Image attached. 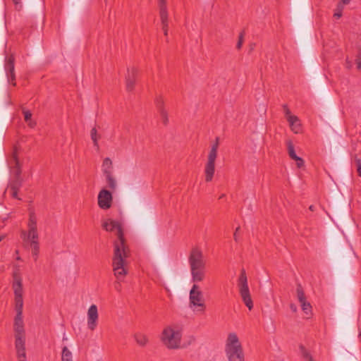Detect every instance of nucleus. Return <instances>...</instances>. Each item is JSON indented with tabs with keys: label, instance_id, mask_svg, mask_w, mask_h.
Wrapping results in <instances>:
<instances>
[{
	"label": "nucleus",
	"instance_id": "nucleus-22",
	"mask_svg": "<svg viewBox=\"0 0 361 361\" xmlns=\"http://www.w3.org/2000/svg\"><path fill=\"white\" fill-rule=\"evenodd\" d=\"M16 314H23V297H15Z\"/></svg>",
	"mask_w": 361,
	"mask_h": 361
},
{
	"label": "nucleus",
	"instance_id": "nucleus-36",
	"mask_svg": "<svg viewBox=\"0 0 361 361\" xmlns=\"http://www.w3.org/2000/svg\"><path fill=\"white\" fill-rule=\"evenodd\" d=\"M13 4L16 6V9H20L21 8V1L20 0H12Z\"/></svg>",
	"mask_w": 361,
	"mask_h": 361
},
{
	"label": "nucleus",
	"instance_id": "nucleus-51",
	"mask_svg": "<svg viewBox=\"0 0 361 361\" xmlns=\"http://www.w3.org/2000/svg\"><path fill=\"white\" fill-rule=\"evenodd\" d=\"M63 340H67V338H66L65 336H63Z\"/></svg>",
	"mask_w": 361,
	"mask_h": 361
},
{
	"label": "nucleus",
	"instance_id": "nucleus-5",
	"mask_svg": "<svg viewBox=\"0 0 361 361\" xmlns=\"http://www.w3.org/2000/svg\"><path fill=\"white\" fill-rule=\"evenodd\" d=\"M20 238L23 240L25 248L39 245V233L37 231V218L33 211H30L29 214L27 230H22L20 231Z\"/></svg>",
	"mask_w": 361,
	"mask_h": 361
},
{
	"label": "nucleus",
	"instance_id": "nucleus-10",
	"mask_svg": "<svg viewBox=\"0 0 361 361\" xmlns=\"http://www.w3.org/2000/svg\"><path fill=\"white\" fill-rule=\"evenodd\" d=\"M9 164L13 169V173L15 176V180H13L10 184L11 190H18L22 185V180L20 179V166L18 159V149L15 147L12 155L9 160Z\"/></svg>",
	"mask_w": 361,
	"mask_h": 361
},
{
	"label": "nucleus",
	"instance_id": "nucleus-38",
	"mask_svg": "<svg viewBox=\"0 0 361 361\" xmlns=\"http://www.w3.org/2000/svg\"><path fill=\"white\" fill-rule=\"evenodd\" d=\"M18 190H11V196H12L13 198L19 199V198L18 197Z\"/></svg>",
	"mask_w": 361,
	"mask_h": 361
},
{
	"label": "nucleus",
	"instance_id": "nucleus-8",
	"mask_svg": "<svg viewBox=\"0 0 361 361\" xmlns=\"http://www.w3.org/2000/svg\"><path fill=\"white\" fill-rule=\"evenodd\" d=\"M190 307L195 312H204L206 309L203 293L197 284H194L190 291Z\"/></svg>",
	"mask_w": 361,
	"mask_h": 361
},
{
	"label": "nucleus",
	"instance_id": "nucleus-20",
	"mask_svg": "<svg viewBox=\"0 0 361 361\" xmlns=\"http://www.w3.org/2000/svg\"><path fill=\"white\" fill-rule=\"evenodd\" d=\"M346 5H348V4L342 3L341 0L338 2L334 12V18L335 20H338L341 17L343 11Z\"/></svg>",
	"mask_w": 361,
	"mask_h": 361
},
{
	"label": "nucleus",
	"instance_id": "nucleus-39",
	"mask_svg": "<svg viewBox=\"0 0 361 361\" xmlns=\"http://www.w3.org/2000/svg\"><path fill=\"white\" fill-rule=\"evenodd\" d=\"M352 62L350 61L348 59H346V62H345V66L348 69H350L352 68Z\"/></svg>",
	"mask_w": 361,
	"mask_h": 361
},
{
	"label": "nucleus",
	"instance_id": "nucleus-52",
	"mask_svg": "<svg viewBox=\"0 0 361 361\" xmlns=\"http://www.w3.org/2000/svg\"><path fill=\"white\" fill-rule=\"evenodd\" d=\"M18 250H16V255H18Z\"/></svg>",
	"mask_w": 361,
	"mask_h": 361
},
{
	"label": "nucleus",
	"instance_id": "nucleus-18",
	"mask_svg": "<svg viewBox=\"0 0 361 361\" xmlns=\"http://www.w3.org/2000/svg\"><path fill=\"white\" fill-rule=\"evenodd\" d=\"M133 338L137 344L140 347H145L149 343L148 336L141 332L135 334Z\"/></svg>",
	"mask_w": 361,
	"mask_h": 361
},
{
	"label": "nucleus",
	"instance_id": "nucleus-1",
	"mask_svg": "<svg viewBox=\"0 0 361 361\" xmlns=\"http://www.w3.org/2000/svg\"><path fill=\"white\" fill-rule=\"evenodd\" d=\"M102 226L106 231L115 232L117 237L114 243L112 267L116 279L122 281L128 274L126 259L128 257L129 249L126 243L121 224L117 221L109 219L104 222Z\"/></svg>",
	"mask_w": 361,
	"mask_h": 361
},
{
	"label": "nucleus",
	"instance_id": "nucleus-3",
	"mask_svg": "<svg viewBox=\"0 0 361 361\" xmlns=\"http://www.w3.org/2000/svg\"><path fill=\"white\" fill-rule=\"evenodd\" d=\"M182 329L176 325L166 326L161 334L160 340L169 350H176L185 348L187 345H182Z\"/></svg>",
	"mask_w": 361,
	"mask_h": 361
},
{
	"label": "nucleus",
	"instance_id": "nucleus-46",
	"mask_svg": "<svg viewBox=\"0 0 361 361\" xmlns=\"http://www.w3.org/2000/svg\"><path fill=\"white\" fill-rule=\"evenodd\" d=\"M309 209L310 211L313 212L314 210V207L313 205H311V206H310Z\"/></svg>",
	"mask_w": 361,
	"mask_h": 361
},
{
	"label": "nucleus",
	"instance_id": "nucleus-50",
	"mask_svg": "<svg viewBox=\"0 0 361 361\" xmlns=\"http://www.w3.org/2000/svg\"><path fill=\"white\" fill-rule=\"evenodd\" d=\"M16 259H17V260H20V257L18 256V257H16Z\"/></svg>",
	"mask_w": 361,
	"mask_h": 361
},
{
	"label": "nucleus",
	"instance_id": "nucleus-29",
	"mask_svg": "<svg viewBox=\"0 0 361 361\" xmlns=\"http://www.w3.org/2000/svg\"><path fill=\"white\" fill-rule=\"evenodd\" d=\"M302 311L306 314H309L312 312V306L309 302L305 301L300 303Z\"/></svg>",
	"mask_w": 361,
	"mask_h": 361
},
{
	"label": "nucleus",
	"instance_id": "nucleus-26",
	"mask_svg": "<svg viewBox=\"0 0 361 361\" xmlns=\"http://www.w3.org/2000/svg\"><path fill=\"white\" fill-rule=\"evenodd\" d=\"M300 348L302 357L305 361H315L312 355L309 353V352L303 346L301 345Z\"/></svg>",
	"mask_w": 361,
	"mask_h": 361
},
{
	"label": "nucleus",
	"instance_id": "nucleus-2",
	"mask_svg": "<svg viewBox=\"0 0 361 361\" xmlns=\"http://www.w3.org/2000/svg\"><path fill=\"white\" fill-rule=\"evenodd\" d=\"M188 264L193 282L202 281L206 275L207 260L202 249L193 247L188 256Z\"/></svg>",
	"mask_w": 361,
	"mask_h": 361
},
{
	"label": "nucleus",
	"instance_id": "nucleus-25",
	"mask_svg": "<svg viewBox=\"0 0 361 361\" xmlns=\"http://www.w3.org/2000/svg\"><path fill=\"white\" fill-rule=\"evenodd\" d=\"M297 298L298 301L301 303L306 301V298L303 289L300 285H298L296 288Z\"/></svg>",
	"mask_w": 361,
	"mask_h": 361
},
{
	"label": "nucleus",
	"instance_id": "nucleus-11",
	"mask_svg": "<svg viewBox=\"0 0 361 361\" xmlns=\"http://www.w3.org/2000/svg\"><path fill=\"white\" fill-rule=\"evenodd\" d=\"M102 171L105 177L107 186L114 191L117 187V181L114 175L113 163L110 158L106 157L103 160Z\"/></svg>",
	"mask_w": 361,
	"mask_h": 361
},
{
	"label": "nucleus",
	"instance_id": "nucleus-24",
	"mask_svg": "<svg viewBox=\"0 0 361 361\" xmlns=\"http://www.w3.org/2000/svg\"><path fill=\"white\" fill-rule=\"evenodd\" d=\"M287 147H288V153L289 157L292 159L295 160L298 157V156H297V154L295 152L294 146H293V143L291 142V141H288L287 142Z\"/></svg>",
	"mask_w": 361,
	"mask_h": 361
},
{
	"label": "nucleus",
	"instance_id": "nucleus-45",
	"mask_svg": "<svg viewBox=\"0 0 361 361\" xmlns=\"http://www.w3.org/2000/svg\"><path fill=\"white\" fill-rule=\"evenodd\" d=\"M342 3L349 4L351 0H341Z\"/></svg>",
	"mask_w": 361,
	"mask_h": 361
},
{
	"label": "nucleus",
	"instance_id": "nucleus-49",
	"mask_svg": "<svg viewBox=\"0 0 361 361\" xmlns=\"http://www.w3.org/2000/svg\"><path fill=\"white\" fill-rule=\"evenodd\" d=\"M358 338L361 341V331L359 333Z\"/></svg>",
	"mask_w": 361,
	"mask_h": 361
},
{
	"label": "nucleus",
	"instance_id": "nucleus-42",
	"mask_svg": "<svg viewBox=\"0 0 361 361\" xmlns=\"http://www.w3.org/2000/svg\"><path fill=\"white\" fill-rule=\"evenodd\" d=\"M357 61H361V51H360L359 53L357 54V56H356V59H355V62Z\"/></svg>",
	"mask_w": 361,
	"mask_h": 361
},
{
	"label": "nucleus",
	"instance_id": "nucleus-6",
	"mask_svg": "<svg viewBox=\"0 0 361 361\" xmlns=\"http://www.w3.org/2000/svg\"><path fill=\"white\" fill-rule=\"evenodd\" d=\"M225 352L229 361H244L243 348L235 333H230L228 335Z\"/></svg>",
	"mask_w": 361,
	"mask_h": 361
},
{
	"label": "nucleus",
	"instance_id": "nucleus-35",
	"mask_svg": "<svg viewBox=\"0 0 361 361\" xmlns=\"http://www.w3.org/2000/svg\"><path fill=\"white\" fill-rule=\"evenodd\" d=\"M357 166V173L358 176L361 177V160L360 159H356Z\"/></svg>",
	"mask_w": 361,
	"mask_h": 361
},
{
	"label": "nucleus",
	"instance_id": "nucleus-17",
	"mask_svg": "<svg viewBox=\"0 0 361 361\" xmlns=\"http://www.w3.org/2000/svg\"><path fill=\"white\" fill-rule=\"evenodd\" d=\"M291 130L294 133H298L301 130V123L298 117L296 116H290L289 119L287 120Z\"/></svg>",
	"mask_w": 361,
	"mask_h": 361
},
{
	"label": "nucleus",
	"instance_id": "nucleus-4",
	"mask_svg": "<svg viewBox=\"0 0 361 361\" xmlns=\"http://www.w3.org/2000/svg\"><path fill=\"white\" fill-rule=\"evenodd\" d=\"M15 348L18 361H26L25 334L23 314H16L14 319Z\"/></svg>",
	"mask_w": 361,
	"mask_h": 361
},
{
	"label": "nucleus",
	"instance_id": "nucleus-21",
	"mask_svg": "<svg viewBox=\"0 0 361 361\" xmlns=\"http://www.w3.org/2000/svg\"><path fill=\"white\" fill-rule=\"evenodd\" d=\"M23 113L25 121L27 123V126L32 128H35L36 122L32 120V113L29 110H26L25 109H23Z\"/></svg>",
	"mask_w": 361,
	"mask_h": 361
},
{
	"label": "nucleus",
	"instance_id": "nucleus-34",
	"mask_svg": "<svg viewBox=\"0 0 361 361\" xmlns=\"http://www.w3.org/2000/svg\"><path fill=\"white\" fill-rule=\"evenodd\" d=\"M298 168H302L304 166V160L298 157L295 160Z\"/></svg>",
	"mask_w": 361,
	"mask_h": 361
},
{
	"label": "nucleus",
	"instance_id": "nucleus-41",
	"mask_svg": "<svg viewBox=\"0 0 361 361\" xmlns=\"http://www.w3.org/2000/svg\"><path fill=\"white\" fill-rule=\"evenodd\" d=\"M195 341V338L193 336H190L188 345H190V344L194 343Z\"/></svg>",
	"mask_w": 361,
	"mask_h": 361
},
{
	"label": "nucleus",
	"instance_id": "nucleus-44",
	"mask_svg": "<svg viewBox=\"0 0 361 361\" xmlns=\"http://www.w3.org/2000/svg\"><path fill=\"white\" fill-rule=\"evenodd\" d=\"M238 230H239V227H238V228H236L235 232V233H234V240H235V241H237V240H238V239H237V231H238Z\"/></svg>",
	"mask_w": 361,
	"mask_h": 361
},
{
	"label": "nucleus",
	"instance_id": "nucleus-15",
	"mask_svg": "<svg viewBox=\"0 0 361 361\" xmlns=\"http://www.w3.org/2000/svg\"><path fill=\"white\" fill-rule=\"evenodd\" d=\"M13 285L15 297H23V284L22 278L18 271H15L13 274Z\"/></svg>",
	"mask_w": 361,
	"mask_h": 361
},
{
	"label": "nucleus",
	"instance_id": "nucleus-23",
	"mask_svg": "<svg viewBox=\"0 0 361 361\" xmlns=\"http://www.w3.org/2000/svg\"><path fill=\"white\" fill-rule=\"evenodd\" d=\"M62 361H73L72 353L68 350L67 346H64L61 353Z\"/></svg>",
	"mask_w": 361,
	"mask_h": 361
},
{
	"label": "nucleus",
	"instance_id": "nucleus-27",
	"mask_svg": "<svg viewBox=\"0 0 361 361\" xmlns=\"http://www.w3.org/2000/svg\"><path fill=\"white\" fill-rule=\"evenodd\" d=\"M155 104L158 111L164 108V99L161 95H158L155 98Z\"/></svg>",
	"mask_w": 361,
	"mask_h": 361
},
{
	"label": "nucleus",
	"instance_id": "nucleus-7",
	"mask_svg": "<svg viewBox=\"0 0 361 361\" xmlns=\"http://www.w3.org/2000/svg\"><path fill=\"white\" fill-rule=\"evenodd\" d=\"M218 148L219 137H216L215 142L211 147V149L207 156V161L204 167L206 182H211L213 179L215 172V161L217 157Z\"/></svg>",
	"mask_w": 361,
	"mask_h": 361
},
{
	"label": "nucleus",
	"instance_id": "nucleus-48",
	"mask_svg": "<svg viewBox=\"0 0 361 361\" xmlns=\"http://www.w3.org/2000/svg\"><path fill=\"white\" fill-rule=\"evenodd\" d=\"M5 235H0V242L4 238Z\"/></svg>",
	"mask_w": 361,
	"mask_h": 361
},
{
	"label": "nucleus",
	"instance_id": "nucleus-28",
	"mask_svg": "<svg viewBox=\"0 0 361 361\" xmlns=\"http://www.w3.org/2000/svg\"><path fill=\"white\" fill-rule=\"evenodd\" d=\"M158 111H159V113L160 114L162 123L164 125H167L168 123H169V117H168V112H167V111L165 109H161V110H159Z\"/></svg>",
	"mask_w": 361,
	"mask_h": 361
},
{
	"label": "nucleus",
	"instance_id": "nucleus-16",
	"mask_svg": "<svg viewBox=\"0 0 361 361\" xmlns=\"http://www.w3.org/2000/svg\"><path fill=\"white\" fill-rule=\"evenodd\" d=\"M136 75L137 70L135 68L133 67L128 69V73L126 75V90L128 92L132 91L134 89Z\"/></svg>",
	"mask_w": 361,
	"mask_h": 361
},
{
	"label": "nucleus",
	"instance_id": "nucleus-31",
	"mask_svg": "<svg viewBox=\"0 0 361 361\" xmlns=\"http://www.w3.org/2000/svg\"><path fill=\"white\" fill-rule=\"evenodd\" d=\"M27 249H31V250H32V257L34 258V260L37 261V259L38 258L39 253V245H35V246H32V247H30Z\"/></svg>",
	"mask_w": 361,
	"mask_h": 361
},
{
	"label": "nucleus",
	"instance_id": "nucleus-19",
	"mask_svg": "<svg viewBox=\"0 0 361 361\" xmlns=\"http://www.w3.org/2000/svg\"><path fill=\"white\" fill-rule=\"evenodd\" d=\"M159 7L161 23H166V21L167 20L166 0H159Z\"/></svg>",
	"mask_w": 361,
	"mask_h": 361
},
{
	"label": "nucleus",
	"instance_id": "nucleus-13",
	"mask_svg": "<svg viewBox=\"0 0 361 361\" xmlns=\"http://www.w3.org/2000/svg\"><path fill=\"white\" fill-rule=\"evenodd\" d=\"M113 197L111 192L102 189L98 194V205L102 209H108L111 207Z\"/></svg>",
	"mask_w": 361,
	"mask_h": 361
},
{
	"label": "nucleus",
	"instance_id": "nucleus-47",
	"mask_svg": "<svg viewBox=\"0 0 361 361\" xmlns=\"http://www.w3.org/2000/svg\"><path fill=\"white\" fill-rule=\"evenodd\" d=\"M120 286H121L120 285H118V286H115V288H116V289L117 290H118V291H119V290H120Z\"/></svg>",
	"mask_w": 361,
	"mask_h": 361
},
{
	"label": "nucleus",
	"instance_id": "nucleus-33",
	"mask_svg": "<svg viewBox=\"0 0 361 361\" xmlns=\"http://www.w3.org/2000/svg\"><path fill=\"white\" fill-rule=\"evenodd\" d=\"M282 107H283V112L285 114V116H286L287 120L289 119L290 116H294V115L291 114V112H290V109H288L287 104H283L282 106Z\"/></svg>",
	"mask_w": 361,
	"mask_h": 361
},
{
	"label": "nucleus",
	"instance_id": "nucleus-37",
	"mask_svg": "<svg viewBox=\"0 0 361 361\" xmlns=\"http://www.w3.org/2000/svg\"><path fill=\"white\" fill-rule=\"evenodd\" d=\"M162 30L164 32V34L165 35H168V30H169V27H168V25L167 24H164L163 26H162Z\"/></svg>",
	"mask_w": 361,
	"mask_h": 361
},
{
	"label": "nucleus",
	"instance_id": "nucleus-43",
	"mask_svg": "<svg viewBox=\"0 0 361 361\" xmlns=\"http://www.w3.org/2000/svg\"><path fill=\"white\" fill-rule=\"evenodd\" d=\"M355 63H357V68L361 70V61H357Z\"/></svg>",
	"mask_w": 361,
	"mask_h": 361
},
{
	"label": "nucleus",
	"instance_id": "nucleus-40",
	"mask_svg": "<svg viewBox=\"0 0 361 361\" xmlns=\"http://www.w3.org/2000/svg\"><path fill=\"white\" fill-rule=\"evenodd\" d=\"M290 309L291 310L292 312H297V306L296 305L292 303L290 305Z\"/></svg>",
	"mask_w": 361,
	"mask_h": 361
},
{
	"label": "nucleus",
	"instance_id": "nucleus-30",
	"mask_svg": "<svg viewBox=\"0 0 361 361\" xmlns=\"http://www.w3.org/2000/svg\"><path fill=\"white\" fill-rule=\"evenodd\" d=\"M91 139L94 142V145L98 147V140L99 136L97 135V131L95 128H93L90 132Z\"/></svg>",
	"mask_w": 361,
	"mask_h": 361
},
{
	"label": "nucleus",
	"instance_id": "nucleus-32",
	"mask_svg": "<svg viewBox=\"0 0 361 361\" xmlns=\"http://www.w3.org/2000/svg\"><path fill=\"white\" fill-rule=\"evenodd\" d=\"M245 32L244 30L241 31L238 36V41L236 44L237 49H240L242 48L243 42H244V37H245Z\"/></svg>",
	"mask_w": 361,
	"mask_h": 361
},
{
	"label": "nucleus",
	"instance_id": "nucleus-14",
	"mask_svg": "<svg viewBox=\"0 0 361 361\" xmlns=\"http://www.w3.org/2000/svg\"><path fill=\"white\" fill-rule=\"evenodd\" d=\"M99 314L97 307L92 305L87 310V327L90 330L94 331L98 324Z\"/></svg>",
	"mask_w": 361,
	"mask_h": 361
},
{
	"label": "nucleus",
	"instance_id": "nucleus-12",
	"mask_svg": "<svg viewBox=\"0 0 361 361\" xmlns=\"http://www.w3.org/2000/svg\"><path fill=\"white\" fill-rule=\"evenodd\" d=\"M14 61L15 58L13 54L6 56L5 59L4 69L8 82H12L13 85H16V82H14L16 80Z\"/></svg>",
	"mask_w": 361,
	"mask_h": 361
},
{
	"label": "nucleus",
	"instance_id": "nucleus-9",
	"mask_svg": "<svg viewBox=\"0 0 361 361\" xmlns=\"http://www.w3.org/2000/svg\"><path fill=\"white\" fill-rule=\"evenodd\" d=\"M239 293L243 301L247 307L251 310L253 307V302L251 298L250 290L247 285V279L245 271L243 269L238 280Z\"/></svg>",
	"mask_w": 361,
	"mask_h": 361
}]
</instances>
